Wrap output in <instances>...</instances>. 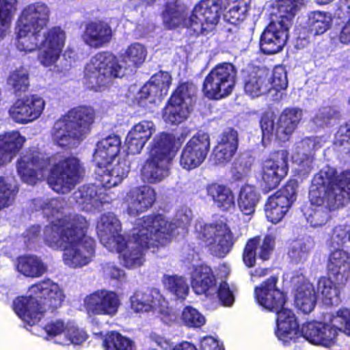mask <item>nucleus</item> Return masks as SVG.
<instances>
[{
	"mask_svg": "<svg viewBox=\"0 0 350 350\" xmlns=\"http://www.w3.org/2000/svg\"><path fill=\"white\" fill-rule=\"evenodd\" d=\"M36 209H42L49 224L43 232L44 241L51 248L62 250V261L71 269L89 265L95 256V241L86 235L88 221L79 215L68 214L62 198L34 200Z\"/></svg>",
	"mask_w": 350,
	"mask_h": 350,
	"instance_id": "nucleus-1",
	"label": "nucleus"
},
{
	"mask_svg": "<svg viewBox=\"0 0 350 350\" xmlns=\"http://www.w3.org/2000/svg\"><path fill=\"white\" fill-rule=\"evenodd\" d=\"M49 17L50 10L45 3H31L23 10L16 31V49L25 53L39 49L38 59L44 67L55 66L66 40V31L60 27L45 30Z\"/></svg>",
	"mask_w": 350,
	"mask_h": 350,
	"instance_id": "nucleus-2",
	"label": "nucleus"
},
{
	"mask_svg": "<svg viewBox=\"0 0 350 350\" xmlns=\"http://www.w3.org/2000/svg\"><path fill=\"white\" fill-rule=\"evenodd\" d=\"M17 172L21 180L29 185L47 177L53 190L66 193L79 181L83 169L75 157L56 155L46 158L42 153L33 150L21 157L17 163Z\"/></svg>",
	"mask_w": 350,
	"mask_h": 350,
	"instance_id": "nucleus-3",
	"label": "nucleus"
},
{
	"mask_svg": "<svg viewBox=\"0 0 350 350\" xmlns=\"http://www.w3.org/2000/svg\"><path fill=\"white\" fill-rule=\"evenodd\" d=\"M310 205L303 210L307 221L314 228L325 224L329 211L350 201V170L338 174L325 166L317 174L309 192Z\"/></svg>",
	"mask_w": 350,
	"mask_h": 350,
	"instance_id": "nucleus-4",
	"label": "nucleus"
},
{
	"mask_svg": "<svg viewBox=\"0 0 350 350\" xmlns=\"http://www.w3.org/2000/svg\"><path fill=\"white\" fill-rule=\"evenodd\" d=\"M147 56L146 48L139 42L129 45L118 61L109 52H100L93 56L84 69L83 83L96 92L107 88L114 78L122 77L126 71L141 66Z\"/></svg>",
	"mask_w": 350,
	"mask_h": 350,
	"instance_id": "nucleus-5",
	"label": "nucleus"
},
{
	"mask_svg": "<svg viewBox=\"0 0 350 350\" xmlns=\"http://www.w3.org/2000/svg\"><path fill=\"white\" fill-rule=\"evenodd\" d=\"M165 222L160 217H144L136 220L131 235L127 241L120 242V248L109 250L120 254L122 265L127 269L142 267L146 261L147 248L166 243L169 232L165 228Z\"/></svg>",
	"mask_w": 350,
	"mask_h": 350,
	"instance_id": "nucleus-6",
	"label": "nucleus"
},
{
	"mask_svg": "<svg viewBox=\"0 0 350 350\" xmlns=\"http://www.w3.org/2000/svg\"><path fill=\"white\" fill-rule=\"evenodd\" d=\"M223 6V0H201L187 18V6L181 0H167L162 14L163 23L168 29L185 27L196 34L206 35L215 29Z\"/></svg>",
	"mask_w": 350,
	"mask_h": 350,
	"instance_id": "nucleus-7",
	"label": "nucleus"
},
{
	"mask_svg": "<svg viewBox=\"0 0 350 350\" xmlns=\"http://www.w3.org/2000/svg\"><path fill=\"white\" fill-rule=\"evenodd\" d=\"M64 298L61 287L48 279L31 286L25 296L16 298L13 309L20 319L31 326L40 320L47 308H59Z\"/></svg>",
	"mask_w": 350,
	"mask_h": 350,
	"instance_id": "nucleus-8",
	"label": "nucleus"
},
{
	"mask_svg": "<svg viewBox=\"0 0 350 350\" xmlns=\"http://www.w3.org/2000/svg\"><path fill=\"white\" fill-rule=\"evenodd\" d=\"M277 279L269 278L261 286L255 288L258 303L265 309L277 314V330L275 334L284 343L296 341L300 334L298 323L293 312L285 307L286 297L282 292L275 287Z\"/></svg>",
	"mask_w": 350,
	"mask_h": 350,
	"instance_id": "nucleus-9",
	"label": "nucleus"
},
{
	"mask_svg": "<svg viewBox=\"0 0 350 350\" xmlns=\"http://www.w3.org/2000/svg\"><path fill=\"white\" fill-rule=\"evenodd\" d=\"M94 118L92 107L79 106L70 109L55 122L51 132L53 142L62 147L77 146L90 131Z\"/></svg>",
	"mask_w": 350,
	"mask_h": 350,
	"instance_id": "nucleus-10",
	"label": "nucleus"
},
{
	"mask_svg": "<svg viewBox=\"0 0 350 350\" xmlns=\"http://www.w3.org/2000/svg\"><path fill=\"white\" fill-rule=\"evenodd\" d=\"M174 137L165 132L157 134L150 143L149 157L142 168V176L150 183L161 181L169 175L170 165L175 156Z\"/></svg>",
	"mask_w": 350,
	"mask_h": 350,
	"instance_id": "nucleus-11",
	"label": "nucleus"
},
{
	"mask_svg": "<svg viewBox=\"0 0 350 350\" xmlns=\"http://www.w3.org/2000/svg\"><path fill=\"white\" fill-rule=\"evenodd\" d=\"M191 286L198 295H204L210 299H219L224 306H230L234 297L227 282L218 286L211 268L206 265H192L190 271Z\"/></svg>",
	"mask_w": 350,
	"mask_h": 350,
	"instance_id": "nucleus-12",
	"label": "nucleus"
},
{
	"mask_svg": "<svg viewBox=\"0 0 350 350\" xmlns=\"http://www.w3.org/2000/svg\"><path fill=\"white\" fill-rule=\"evenodd\" d=\"M195 228L198 237L202 239L213 254L219 257L228 254L234 243L246 232L245 227L230 230L224 223L204 225L198 222Z\"/></svg>",
	"mask_w": 350,
	"mask_h": 350,
	"instance_id": "nucleus-13",
	"label": "nucleus"
},
{
	"mask_svg": "<svg viewBox=\"0 0 350 350\" xmlns=\"http://www.w3.org/2000/svg\"><path fill=\"white\" fill-rule=\"evenodd\" d=\"M269 25L264 30L260 42L261 51L265 54H274L280 52L286 43L288 29L293 18L280 12L273 10Z\"/></svg>",
	"mask_w": 350,
	"mask_h": 350,
	"instance_id": "nucleus-14",
	"label": "nucleus"
},
{
	"mask_svg": "<svg viewBox=\"0 0 350 350\" xmlns=\"http://www.w3.org/2000/svg\"><path fill=\"white\" fill-rule=\"evenodd\" d=\"M237 70L230 63L215 66L206 77L203 91L211 99H219L231 94L235 85Z\"/></svg>",
	"mask_w": 350,
	"mask_h": 350,
	"instance_id": "nucleus-15",
	"label": "nucleus"
},
{
	"mask_svg": "<svg viewBox=\"0 0 350 350\" xmlns=\"http://www.w3.org/2000/svg\"><path fill=\"white\" fill-rule=\"evenodd\" d=\"M131 309L135 312L156 311L161 320L166 324L174 322L176 315L169 308L167 301L157 289L137 291L130 298Z\"/></svg>",
	"mask_w": 350,
	"mask_h": 350,
	"instance_id": "nucleus-16",
	"label": "nucleus"
},
{
	"mask_svg": "<svg viewBox=\"0 0 350 350\" xmlns=\"http://www.w3.org/2000/svg\"><path fill=\"white\" fill-rule=\"evenodd\" d=\"M98 154V148L93 155L96 165L95 174L96 179L105 187H115L126 177L129 172V166L125 160L118 161L113 163L116 157H110L107 152Z\"/></svg>",
	"mask_w": 350,
	"mask_h": 350,
	"instance_id": "nucleus-17",
	"label": "nucleus"
},
{
	"mask_svg": "<svg viewBox=\"0 0 350 350\" xmlns=\"http://www.w3.org/2000/svg\"><path fill=\"white\" fill-rule=\"evenodd\" d=\"M95 185H83L75 191L72 198L81 208L85 211H100L105 204L111 203L116 198V195L105 187Z\"/></svg>",
	"mask_w": 350,
	"mask_h": 350,
	"instance_id": "nucleus-18",
	"label": "nucleus"
},
{
	"mask_svg": "<svg viewBox=\"0 0 350 350\" xmlns=\"http://www.w3.org/2000/svg\"><path fill=\"white\" fill-rule=\"evenodd\" d=\"M296 183L288 182L284 187L270 196L265 207L267 219L273 223L280 222L296 200Z\"/></svg>",
	"mask_w": 350,
	"mask_h": 350,
	"instance_id": "nucleus-19",
	"label": "nucleus"
},
{
	"mask_svg": "<svg viewBox=\"0 0 350 350\" xmlns=\"http://www.w3.org/2000/svg\"><path fill=\"white\" fill-rule=\"evenodd\" d=\"M210 149L208 133L198 132L185 144L180 157V165L187 170L200 166L205 160Z\"/></svg>",
	"mask_w": 350,
	"mask_h": 350,
	"instance_id": "nucleus-20",
	"label": "nucleus"
},
{
	"mask_svg": "<svg viewBox=\"0 0 350 350\" xmlns=\"http://www.w3.org/2000/svg\"><path fill=\"white\" fill-rule=\"evenodd\" d=\"M288 152L286 150H278L264 161L261 177L265 189L275 188L286 176L288 171Z\"/></svg>",
	"mask_w": 350,
	"mask_h": 350,
	"instance_id": "nucleus-21",
	"label": "nucleus"
},
{
	"mask_svg": "<svg viewBox=\"0 0 350 350\" xmlns=\"http://www.w3.org/2000/svg\"><path fill=\"white\" fill-rule=\"evenodd\" d=\"M338 331V327L334 325L332 314L329 323L312 321L304 324L299 339L304 338L313 345L329 347L336 342Z\"/></svg>",
	"mask_w": 350,
	"mask_h": 350,
	"instance_id": "nucleus-22",
	"label": "nucleus"
},
{
	"mask_svg": "<svg viewBox=\"0 0 350 350\" xmlns=\"http://www.w3.org/2000/svg\"><path fill=\"white\" fill-rule=\"evenodd\" d=\"M85 308L89 315L115 316L120 306L118 295L111 291H97L84 299Z\"/></svg>",
	"mask_w": 350,
	"mask_h": 350,
	"instance_id": "nucleus-23",
	"label": "nucleus"
},
{
	"mask_svg": "<svg viewBox=\"0 0 350 350\" xmlns=\"http://www.w3.org/2000/svg\"><path fill=\"white\" fill-rule=\"evenodd\" d=\"M44 99L38 95L26 96L18 99L10 107V117L16 122L26 124L40 118L44 109Z\"/></svg>",
	"mask_w": 350,
	"mask_h": 350,
	"instance_id": "nucleus-24",
	"label": "nucleus"
},
{
	"mask_svg": "<svg viewBox=\"0 0 350 350\" xmlns=\"http://www.w3.org/2000/svg\"><path fill=\"white\" fill-rule=\"evenodd\" d=\"M324 143L321 137H306L297 142L292 148V160L303 174L310 173L314 167V154Z\"/></svg>",
	"mask_w": 350,
	"mask_h": 350,
	"instance_id": "nucleus-25",
	"label": "nucleus"
},
{
	"mask_svg": "<svg viewBox=\"0 0 350 350\" xmlns=\"http://www.w3.org/2000/svg\"><path fill=\"white\" fill-rule=\"evenodd\" d=\"M97 234L100 243L108 250L120 248V242L124 237L121 234V224L112 213L103 214L96 225Z\"/></svg>",
	"mask_w": 350,
	"mask_h": 350,
	"instance_id": "nucleus-26",
	"label": "nucleus"
},
{
	"mask_svg": "<svg viewBox=\"0 0 350 350\" xmlns=\"http://www.w3.org/2000/svg\"><path fill=\"white\" fill-rule=\"evenodd\" d=\"M157 131L152 120H142L135 124L129 131L125 144L131 154H139Z\"/></svg>",
	"mask_w": 350,
	"mask_h": 350,
	"instance_id": "nucleus-27",
	"label": "nucleus"
},
{
	"mask_svg": "<svg viewBox=\"0 0 350 350\" xmlns=\"http://www.w3.org/2000/svg\"><path fill=\"white\" fill-rule=\"evenodd\" d=\"M156 200L154 190L148 186H142L131 189L126 194L125 202L130 215H136L147 211Z\"/></svg>",
	"mask_w": 350,
	"mask_h": 350,
	"instance_id": "nucleus-28",
	"label": "nucleus"
},
{
	"mask_svg": "<svg viewBox=\"0 0 350 350\" xmlns=\"http://www.w3.org/2000/svg\"><path fill=\"white\" fill-rule=\"evenodd\" d=\"M111 26L102 21L88 23L82 34L83 41L93 49H100L108 44L112 38Z\"/></svg>",
	"mask_w": 350,
	"mask_h": 350,
	"instance_id": "nucleus-29",
	"label": "nucleus"
},
{
	"mask_svg": "<svg viewBox=\"0 0 350 350\" xmlns=\"http://www.w3.org/2000/svg\"><path fill=\"white\" fill-rule=\"evenodd\" d=\"M273 239L271 236H266L263 239L254 237L250 239L243 251V260L248 267L254 266L257 254L262 260L269 258L273 249Z\"/></svg>",
	"mask_w": 350,
	"mask_h": 350,
	"instance_id": "nucleus-30",
	"label": "nucleus"
},
{
	"mask_svg": "<svg viewBox=\"0 0 350 350\" xmlns=\"http://www.w3.org/2000/svg\"><path fill=\"white\" fill-rule=\"evenodd\" d=\"M292 282L297 285L295 293V306L304 313L311 312L317 301V295L312 284L303 275L293 277Z\"/></svg>",
	"mask_w": 350,
	"mask_h": 350,
	"instance_id": "nucleus-31",
	"label": "nucleus"
},
{
	"mask_svg": "<svg viewBox=\"0 0 350 350\" xmlns=\"http://www.w3.org/2000/svg\"><path fill=\"white\" fill-rule=\"evenodd\" d=\"M238 147V135L236 131L228 129L219 136L213 150V161L216 164L224 165L230 162Z\"/></svg>",
	"mask_w": 350,
	"mask_h": 350,
	"instance_id": "nucleus-32",
	"label": "nucleus"
},
{
	"mask_svg": "<svg viewBox=\"0 0 350 350\" xmlns=\"http://www.w3.org/2000/svg\"><path fill=\"white\" fill-rule=\"evenodd\" d=\"M327 269L330 278L338 284H345L350 276V254L343 250L333 251L329 258Z\"/></svg>",
	"mask_w": 350,
	"mask_h": 350,
	"instance_id": "nucleus-33",
	"label": "nucleus"
},
{
	"mask_svg": "<svg viewBox=\"0 0 350 350\" xmlns=\"http://www.w3.org/2000/svg\"><path fill=\"white\" fill-rule=\"evenodd\" d=\"M302 116V109L297 107L286 108L277 122L276 139L282 142L288 140L297 128Z\"/></svg>",
	"mask_w": 350,
	"mask_h": 350,
	"instance_id": "nucleus-34",
	"label": "nucleus"
},
{
	"mask_svg": "<svg viewBox=\"0 0 350 350\" xmlns=\"http://www.w3.org/2000/svg\"><path fill=\"white\" fill-rule=\"evenodd\" d=\"M25 142V138L18 131L0 135V165L11 162Z\"/></svg>",
	"mask_w": 350,
	"mask_h": 350,
	"instance_id": "nucleus-35",
	"label": "nucleus"
},
{
	"mask_svg": "<svg viewBox=\"0 0 350 350\" xmlns=\"http://www.w3.org/2000/svg\"><path fill=\"white\" fill-rule=\"evenodd\" d=\"M17 271L25 277L39 278L47 270L46 264L42 259L34 255L19 256L16 262Z\"/></svg>",
	"mask_w": 350,
	"mask_h": 350,
	"instance_id": "nucleus-36",
	"label": "nucleus"
},
{
	"mask_svg": "<svg viewBox=\"0 0 350 350\" xmlns=\"http://www.w3.org/2000/svg\"><path fill=\"white\" fill-rule=\"evenodd\" d=\"M150 217H161L165 222V228L169 232V236L166 239V243L176 234L184 233L190 224L193 214L191 209L187 206H183L179 208L176 214L174 219L169 222L163 215H148Z\"/></svg>",
	"mask_w": 350,
	"mask_h": 350,
	"instance_id": "nucleus-37",
	"label": "nucleus"
},
{
	"mask_svg": "<svg viewBox=\"0 0 350 350\" xmlns=\"http://www.w3.org/2000/svg\"><path fill=\"white\" fill-rule=\"evenodd\" d=\"M206 192L214 204L221 211H229L235 205V198L232 190L225 185L211 184L207 186Z\"/></svg>",
	"mask_w": 350,
	"mask_h": 350,
	"instance_id": "nucleus-38",
	"label": "nucleus"
},
{
	"mask_svg": "<svg viewBox=\"0 0 350 350\" xmlns=\"http://www.w3.org/2000/svg\"><path fill=\"white\" fill-rule=\"evenodd\" d=\"M260 198V193L254 186L245 185L241 187L238 197V206L243 215L249 217L248 221L254 213Z\"/></svg>",
	"mask_w": 350,
	"mask_h": 350,
	"instance_id": "nucleus-39",
	"label": "nucleus"
},
{
	"mask_svg": "<svg viewBox=\"0 0 350 350\" xmlns=\"http://www.w3.org/2000/svg\"><path fill=\"white\" fill-rule=\"evenodd\" d=\"M152 87L147 83L141 88L135 85H131L129 89L127 97L134 105L148 108L150 105L155 103L157 100H161L157 95V92ZM153 88H154L153 87Z\"/></svg>",
	"mask_w": 350,
	"mask_h": 350,
	"instance_id": "nucleus-40",
	"label": "nucleus"
},
{
	"mask_svg": "<svg viewBox=\"0 0 350 350\" xmlns=\"http://www.w3.org/2000/svg\"><path fill=\"white\" fill-rule=\"evenodd\" d=\"M244 90L251 97H258L270 92V83L267 78V72L258 70L250 75L245 79Z\"/></svg>",
	"mask_w": 350,
	"mask_h": 350,
	"instance_id": "nucleus-41",
	"label": "nucleus"
},
{
	"mask_svg": "<svg viewBox=\"0 0 350 350\" xmlns=\"http://www.w3.org/2000/svg\"><path fill=\"white\" fill-rule=\"evenodd\" d=\"M176 97H170L169 102L163 109L164 121L171 124H178L189 117L191 108L178 103Z\"/></svg>",
	"mask_w": 350,
	"mask_h": 350,
	"instance_id": "nucleus-42",
	"label": "nucleus"
},
{
	"mask_svg": "<svg viewBox=\"0 0 350 350\" xmlns=\"http://www.w3.org/2000/svg\"><path fill=\"white\" fill-rule=\"evenodd\" d=\"M338 282L334 283L330 278H321L317 282V293L322 297L326 305L338 304L340 301V287Z\"/></svg>",
	"mask_w": 350,
	"mask_h": 350,
	"instance_id": "nucleus-43",
	"label": "nucleus"
},
{
	"mask_svg": "<svg viewBox=\"0 0 350 350\" xmlns=\"http://www.w3.org/2000/svg\"><path fill=\"white\" fill-rule=\"evenodd\" d=\"M18 190L14 176H0V210L8 208L13 204Z\"/></svg>",
	"mask_w": 350,
	"mask_h": 350,
	"instance_id": "nucleus-44",
	"label": "nucleus"
},
{
	"mask_svg": "<svg viewBox=\"0 0 350 350\" xmlns=\"http://www.w3.org/2000/svg\"><path fill=\"white\" fill-rule=\"evenodd\" d=\"M314 244L313 239L309 237L295 240L291 244L288 255L293 262L303 263L307 260Z\"/></svg>",
	"mask_w": 350,
	"mask_h": 350,
	"instance_id": "nucleus-45",
	"label": "nucleus"
},
{
	"mask_svg": "<svg viewBox=\"0 0 350 350\" xmlns=\"http://www.w3.org/2000/svg\"><path fill=\"white\" fill-rule=\"evenodd\" d=\"M332 23V17L329 12L314 11L308 14V27L314 35L324 33L331 27Z\"/></svg>",
	"mask_w": 350,
	"mask_h": 350,
	"instance_id": "nucleus-46",
	"label": "nucleus"
},
{
	"mask_svg": "<svg viewBox=\"0 0 350 350\" xmlns=\"http://www.w3.org/2000/svg\"><path fill=\"white\" fill-rule=\"evenodd\" d=\"M16 0H0V38L9 32L14 13L16 10Z\"/></svg>",
	"mask_w": 350,
	"mask_h": 350,
	"instance_id": "nucleus-47",
	"label": "nucleus"
},
{
	"mask_svg": "<svg viewBox=\"0 0 350 350\" xmlns=\"http://www.w3.org/2000/svg\"><path fill=\"white\" fill-rule=\"evenodd\" d=\"M103 346L105 350H136L133 341L115 332L106 335Z\"/></svg>",
	"mask_w": 350,
	"mask_h": 350,
	"instance_id": "nucleus-48",
	"label": "nucleus"
},
{
	"mask_svg": "<svg viewBox=\"0 0 350 350\" xmlns=\"http://www.w3.org/2000/svg\"><path fill=\"white\" fill-rule=\"evenodd\" d=\"M228 10L224 14L225 21L237 25L246 18L248 11L247 1H233L228 0Z\"/></svg>",
	"mask_w": 350,
	"mask_h": 350,
	"instance_id": "nucleus-49",
	"label": "nucleus"
},
{
	"mask_svg": "<svg viewBox=\"0 0 350 350\" xmlns=\"http://www.w3.org/2000/svg\"><path fill=\"white\" fill-rule=\"evenodd\" d=\"M8 84L15 93L26 92L29 86V72L27 69L21 67L10 72Z\"/></svg>",
	"mask_w": 350,
	"mask_h": 350,
	"instance_id": "nucleus-50",
	"label": "nucleus"
},
{
	"mask_svg": "<svg viewBox=\"0 0 350 350\" xmlns=\"http://www.w3.org/2000/svg\"><path fill=\"white\" fill-rule=\"evenodd\" d=\"M163 281L165 288L178 298L184 299L189 293V286L183 276L165 275Z\"/></svg>",
	"mask_w": 350,
	"mask_h": 350,
	"instance_id": "nucleus-51",
	"label": "nucleus"
},
{
	"mask_svg": "<svg viewBox=\"0 0 350 350\" xmlns=\"http://www.w3.org/2000/svg\"><path fill=\"white\" fill-rule=\"evenodd\" d=\"M336 14L338 18L349 17L341 27L339 40L343 44L350 43V0H338Z\"/></svg>",
	"mask_w": 350,
	"mask_h": 350,
	"instance_id": "nucleus-52",
	"label": "nucleus"
},
{
	"mask_svg": "<svg viewBox=\"0 0 350 350\" xmlns=\"http://www.w3.org/2000/svg\"><path fill=\"white\" fill-rule=\"evenodd\" d=\"M88 338L86 332L79 328L75 323L68 322L64 338H61L62 345H80Z\"/></svg>",
	"mask_w": 350,
	"mask_h": 350,
	"instance_id": "nucleus-53",
	"label": "nucleus"
},
{
	"mask_svg": "<svg viewBox=\"0 0 350 350\" xmlns=\"http://www.w3.org/2000/svg\"><path fill=\"white\" fill-rule=\"evenodd\" d=\"M68 322H64L61 319H53L49 321L44 327V330L46 334L47 340H53L55 343L62 345V339L64 338Z\"/></svg>",
	"mask_w": 350,
	"mask_h": 350,
	"instance_id": "nucleus-54",
	"label": "nucleus"
},
{
	"mask_svg": "<svg viewBox=\"0 0 350 350\" xmlns=\"http://www.w3.org/2000/svg\"><path fill=\"white\" fill-rule=\"evenodd\" d=\"M196 93V88L191 83H184L180 84L171 96L176 97L178 103L192 108Z\"/></svg>",
	"mask_w": 350,
	"mask_h": 350,
	"instance_id": "nucleus-55",
	"label": "nucleus"
},
{
	"mask_svg": "<svg viewBox=\"0 0 350 350\" xmlns=\"http://www.w3.org/2000/svg\"><path fill=\"white\" fill-rule=\"evenodd\" d=\"M171 83L170 75L167 72L161 71L154 75L147 83L154 88L157 95L161 100V98L167 94Z\"/></svg>",
	"mask_w": 350,
	"mask_h": 350,
	"instance_id": "nucleus-56",
	"label": "nucleus"
},
{
	"mask_svg": "<svg viewBox=\"0 0 350 350\" xmlns=\"http://www.w3.org/2000/svg\"><path fill=\"white\" fill-rule=\"evenodd\" d=\"M267 78L270 83V91L279 92L285 90L288 85L286 72L282 66L275 67L271 75L267 73Z\"/></svg>",
	"mask_w": 350,
	"mask_h": 350,
	"instance_id": "nucleus-57",
	"label": "nucleus"
},
{
	"mask_svg": "<svg viewBox=\"0 0 350 350\" xmlns=\"http://www.w3.org/2000/svg\"><path fill=\"white\" fill-rule=\"evenodd\" d=\"M334 144L339 151L350 153V121L339 127L335 135Z\"/></svg>",
	"mask_w": 350,
	"mask_h": 350,
	"instance_id": "nucleus-58",
	"label": "nucleus"
},
{
	"mask_svg": "<svg viewBox=\"0 0 350 350\" xmlns=\"http://www.w3.org/2000/svg\"><path fill=\"white\" fill-rule=\"evenodd\" d=\"M98 154L107 152L110 157H116L120 152L121 140L118 135H109L98 143Z\"/></svg>",
	"mask_w": 350,
	"mask_h": 350,
	"instance_id": "nucleus-59",
	"label": "nucleus"
},
{
	"mask_svg": "<svg viewBox=\"0 0 350 350\" xmlns=\"http://www.w3.org/2000/svg\"><path fill=\"white\" fill-rule=\"evenodd\" d=\"M182 320L188 327H200L205 323L204 317L196 308L186 306L182 312Z\"/></svg>",
	"mask_w": 350,
	"mask_h": 350,
	"instance_id": "nucleus-60",
	"label": "nucleus"
},
{
	"mask_svg": "<svg viewBox=\"0 0 350 350\" xmlns=\"http://www.w3.org/2000/svg\"><path fill=\"white\" fill-rule=\"evenodd\" d=\"M338 112L331 107L320 109L314 118L312 122L318 128H323L330 124L332 120L337 118Z\"/></svg>",
	"mask_w": 350,
	"mask_h": 350,
	"instance_id": "nucleus-61",
	"label": "nucleus"
},
{
	"mask_svg": "<svg viewBox=\"0 0 350 350\" xmlns=\"http://www.w3.org/2000/svg\"><path fill=\"white\" fill-rule=\"evenodd\" d=\"M277 123L274 122V116L271 112L265 113L260 120V127L262 133V142L265 143V139L269 140L275 137L276 138L275 129Z\"/></svg>",
	"mask_w": 350,
	"mask_h": 350,
	"instance_id": "nucleus-62",
	"label": "nucleus"
},
{
	"mask_svg": "<svg viewBox=\"0 0 350 350\" xmlns=\"http://www.w3.org/2000/svg\"><path fill=\"white\" fill-rule=\"evenodd\" d=\"M332 321L334 326L338 327L339 331L350 336V310L342 308L332 314Z\"/></svg>",
	"mask_w": 350,
	"mask_h": 350,
	"instance_id": "nucleus-63",
	"label": "nucleus"
},
{
	"mask_svg": "<svg viewBox=\"0 0 350 350\" xmlns=\"http://www.w3.org/2000/svg\"><path fill=\"white\" fill-rule=\"evenodd\" d=\"M273 5L275 10L293 18L298 7L304 3V0H275Z\"/></svg>",
	"mask_w": 350,
	"mask_h": 350,
	"instance_id": "nucleus-64",
	"label": "nucleus"
}]
</instances>
